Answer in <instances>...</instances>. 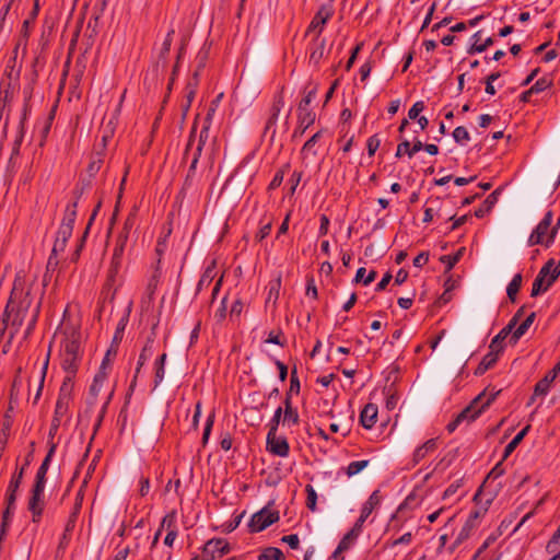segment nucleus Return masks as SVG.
Returning a JSON list of instances; mask_svg holds the SVG:
<instances>
[{
  "label": "nucleus",
  "mask_w": 560,
  "mask_h": 560,
  "mask_svg": "<svg viewBox=\"0 0 560 560\" xmlns=\"http://www.w3.org/2000/svg\"><path fill=\"white\" fill-rule=\"evenodd\" d=\"M261 555H267L268 560H284V555L281 549L277 547H268Z\"/></svg>",
  "instance_id": "64"
},
{
  "label": "nucleus",
  "mask_w": 560,
  "mask_h": 560,
  "mask_svg": "<svg viewBox=\"0 0 560 560\" xmlns=\"http://www.w3.org/2000/svg\"><path fill=\"white\" fill-rule=\"evenodd\" d=\"M73 374L66 375L59 389L58 400L71 401L74 387Z\"/></svg>",
  "instance_id": "29"
},
{
  "label": "nucleus",
  "mask_w": 560,
  "mask_h": 560,
  "mask_svg": "<svg viewBox=\"0 0 560 560\" xmlns=\"http://www.w3.org/2000/svg\"><path fill=\"white\" fill-rule=\"evenodd\" d=\"M476 528L475 525L471 524V522H465L464 526L462 527L460 532L458 533L456 539L454 542L448 547L450 552H454L455 549L462 545L465 540H467L471 532Z\"/></svg>",
  "instance_id": "33"
},
{
  "label": "nucleus",
  "mask_w": 560,
  "mask_h": 560,
  "mask_svg": "<svg viewBox=\"0 0 560 560\" xmlns=\"http://www.w3.org/2000/svg\"><path fill=\"white\" fill-rule=\"evenodd\" d=\"M501 188H497L493 190L488 197L483 200L478 209L475 210V217L478 219L483 218L487 213H489L493 207L497 205L499 200V196L501 195Z\"/></svg>",
  "instance_id": "19"
},
{
  "label": "nucleus",
  "mask_w": 560,
  "mask_h": 560,
  "mask_svg": "<svg viewBox=\"0 0 560 560\" xmlns=\"http://www.w3.org/2000/svg\"><path fill=\"white\" fill-rule=\"evenodd\" d=\"M555 266V259L550 258L547 262L541 267L537 277L535 278L530 296L536 298L541 293H545L555 282H550V273L551 269Z\"/></svg>",
  "instance_id": "6"
},
{
  "label": "nucleus",
  "mask_w": 560,
  "mask_h": 560,
  "mask_svg": "<svg viewBox=\"0 0 560 560\" xmlns=\"http://www.w3.org/2000/svg\"><path fill=\"white\" fill-rule=\"evenodd\" d=\"M553 213L551 210L545 213L542 220L538 223V225L534 229L532 234L529 235L528 243L529 245H545L544 236L547 234L548 230H550L552 223Z\"/></svg>",
  "instance_id": "10"
},
{
  "label": "nucleus",
  "mask_w": 560,
  "mask_h": 560,
  "mask_svg": "<svg viewBox=\"0 0 560 560\" xmlns=\"http://www.w3.org/2000/svg\"><path fill=\"white\" fill-rule=\"evenodd\" d=\"M300 390H301V383H300V380L298 376V369H296V366H293V369L291 370V375H290V388L285 393V397H289V400H291L292 395L293 394L299 395Z\"/></svg>",
  "instance_id": "46"
},
{
  "label": "nucleus",
  "mask_w": 560,
  "mask_h": 560,
  "mask_svg": "<svg viewBox=\"0 0 560 560\" xmlns=\"http://www.w3.org/2000/svg\"><path fill=\"white\" fill-rule=\"evenodd\" d=\"M56 448H57V444L56 443H50L48 452H47L44 460L42 462L39 468L37 469V472H36V476H35V481H34L35 486H44V487L46 486L47 471L49 469L51 459H52V457L55 455Z\"/></svg>",
  "instance_id": "13"
},
{
  "label": "nucleus",
  "mask_w": 560,
  "mask_h": 560,
  "mask_svg": "<svg viewBox=\"0 0 560 560\" xmlns=\"http://www.w3.org/2000/svg\"><path fill=\"white\" fill-rule=\"evenodd\" d=\"M62 353L65 354H72V355H80V338L79 335L75 332L71 334V337L67 338L65 342L62 343Z\"/></svg>",
  "instance_id": "34"
},
{
  "label": "nucleus",
  "mask_w": 560,
  "mask_h": 560,
  "mask_svg": "<svg viewBox=\"0 0 560 560\" xmlns=\"http://www.w3.org/2000/svg\"><path fill=\"white\" fill-rule=\"evenodd\" d=\"M306 506L312 512L316 511L317 493L312 485H306Z\"/></svg>",
  "instance_id": "55"
},
{
  "label": "nucleus",
  "mask_w": 560,
  "mask_h": 560,
  "mask_svg": "<svg viewBox=\"0 0 560 560\" xmlns=\"http://www.w3.org/2000/svg\"><path fill=\"white\" fill-rule=\"evenodd\" d=\"M175 34V31L174 30H171L167 34H166V37L162 44V47H161V50H160V58L161 59H164L166 60V57L171 50V46H172V42H173V36Z\"/></svg>",
  "instance_id": "57"
},
{
  "label": "nucleus",
  "mask_w": 560,
  "mask_h": 560,
  "mask_svg": "<svg viewBox=\"0 0 560 560\" xmlns=\"http://www.w3.org/2000/svg\"><path fill=\"white\" fill-rule=\"evenodd\" d=\"M465 253V247H460L454 255H443L440 257V261L445 265L444 273H448L454 266L460 260Z\"/></svg>",
  "instance_id": "40"
},
{
  "label": "nucleus",
  "mask_w": 560,
  "mask_h": 560,
  "mask_svg": "<svg viewBox=\"0 0 560 560\" xmlns=\"http://www.w3.org/2000/svg\"><path fill=\"white\" fill-rule=\"evenodd\" d=\"M512 325H506L503 327L497 336L493 337L489 348L491 350H495L499 353H502L504 350V340L509 337V335L513 334Z\"/></svg>",
  "instance_id": "25"
},
{
  "label": "nucleus",
  "mask_w": 560,
  "mask_h": 560,
  "mask_svg": "<svg viewBox=\"0 0 560 560\" xmlns=\"http://www.w3.org/2000/svg\"><path fill=\"white\" fill-rule=\"evenodd\" d=\"M494 43L492 37H488L483 43L478 44L475 42L467 50L469 55L483 52L488 47L492 46Z\"/></svg>",
  "instance_id": "56"
},
{
  "label": "nucleus",
  "mask_w": 560,
  "mask_h": 560,
  "mask_svg": "<svg viewBox=\"0 0 560 560\" xmlns=\"http://www.w3.org/2000/svg\"><path fill=\"white\" fill-rule=\"evenodd\" d=\"M88 235H89L88 231H84L83 234L81 235V237L79 238L75 249L72 253L71 258H70V260L72 262H77L80 259L81 252L83 250V248L85 246Z\"/></svg>",
  "instance_id": "58"
},
{
  "label": "nucleus",
  "mask_w": 560,
  "mask_h": 560,
  "mask_svg": "<svg viewBox=\"0 0 560 560\" xmlns=\"http://www.w3.org/2000/svg\"><path fill=\"white\" fill-rule=\"evenodd\" d=\"M153 353H148V352H144V348H142L141 352H140V355H139V359H138V363H137V368H136V371H135V375H133V378L129 385V388H128V393L126 395V402H125V406L129 402V398L131 397L133 390H135V387L137 385V378H138V375L142 369V366L144 365V363L147 362V360H149L151 358Z\"/></svg>",
  "instance_id": "23"
},
{
  "label": "nucleus",
  "mask_w": 560,
  "mask_h": 560,
  "mask_svg": "<svg viewBox=\"0 0 560 560\" xmlns=\"http://www.w3.org/2000/svg\"><path fill=\"white\" fill-rule=\"evenodd\" d=\"M381 503V495L380 491L375 490L372 492V494L369 497L368 501L363 504L361 510V515L354 523L353 527L345 535L348 537L351 541L357 539L359 534L361 533L362 526L366 518L371 515L373 510Z\"/></svg>",
  "instance_id": "4"
},
{
  "label": "nucleus",
  "mask_w": 560,
  "mask_h": 560,
  "mask_svg": "<svg viewBox=\"0 0 560 560\" xmlns=\"http://www.w3.org/2000/svg\"><path fill=\"white\" fill-rule=\"evenodd\" d=\"M196 168H197V164L190 163L187 175L185 177V180H184V184L182 187V190H180L182 194L185 192L187 189H189L192 186L194 178L196 175Z\"/></svg>",
  "instance_id": "60"
},
{
  "label": "nucleus",
  "mask_w": 560,
  "mask_h": 560,
  "mask_svg": "<svg viewBox=\"0 0 560 560\" xmlns=\"http://www.w3.org/2000/svg\"><path fill=\"white\" fill-rule=\"evenodd\" d=\"M283 404V423L288 422L298 424L300 422V416L298 409L293 408L292 400H289V397H285Z\"/></svg>",
  "instance_id": "35"
},
{
  "label": "nucleus",
  "mask_w": 560,
  "mask_h": 560,
  "mask_svg": "<svg viewBox=\"0 0 560 560\" xmlns=\"http://www.w3.org/2000/svg\"><path fill=\"white\" fill-rule=\"evenodd\" d=\"M522 275L516 273L506 288L508 298L512 303H515L516 301V295L522 287Z\"/></svg>",
  "instance_id": "44"
},
{
  "label": "nucleus",
  "mask_w": 560,
  "mask_h": 560,
  "mask_svg": "<svg viewBox=\"0 0 560 560\" xmlns=\"http://www.w3.org/2000/svg\"><path fill=\"white\" fill-rule=\"evenodd\" d=\"M283 90L284 88L282 86L281 90L275 94L271 107L269 109V116L276 118L279 117V114L284 105Z\"/></svg>",
  "instance_id": "45"
},
{
  "label": "nucleus",
  "mask_w": 560,
  "mask_h": 560,
  "mask_svg": "<svg viewBox=\"0 0 560 560\" xmlns=\"http://www.w3.org/2000/svg\"><path fill=\"white\" fill-rule=\"evenodd\" d=\"M501 389L495 390L494 388L491 389L489 393V397L478 409H472V406L465 407L457 416L456 418L463 423L464 421L471 422L476 420L481 412L488 408L495 398L500 395Z\"/></svg>",
  "instance_id": "8"
},
{
  "label": "nucleus",
  "mask_w": 560,
  "mask_h": 560,
  "mask_svg": "<svg viewBox=\"0 0 560 560\" xmlns=\"http://www.w3.org/2000/svg\"><path fill=\"white\" fill-rule=\"evenodd\" d=\"M137 214H138V208L135 206V207H132L131 211L129 212L127 219L125 220L122 230L119 232V234L117 236V237H125L124 242H127L129 238L130 231L136 223Z\"/></svg>",
  "instance_id": "37"
},
{
  "label": "nucleus",
  "mask_w": 560,
  "mask_h": 560,
  "mask_svg": "<svg viewBox=\"0 0 560 560\" xmlns=\"http://www.w3.org/2000/svg\"><path fill=\"white\" fill-rule=\"evenodd\" d=\"M25 130L23 128H18V132L15 136V139L13 141V147L11 151L10 162L20 155V149L24 139Z\"/></svg>",
  "instance_id": "53"
},
{
  "label": "nucleus",
  "mask_w": 560,
  "mask_h": 560,
  "mask_svg": "<svg viewBox=\"0 0 560 560\" xmlns=\"http://www.w3.org/2000/svg\"><path fill=\"white\" fill-rule=\"evenodd\" d=\"M536 318V313L532 312L524 320L518 325L517 328L513 329V334L510 338L511 345H516L517 341L521 339L522 336L526 334L530 325L534 323Z\"/></svg>",
  "instance_id": "26"
},
{
  "label": "nucleus",
  "mask_w": 560,
  "mask_h": 560,
  "mask_svg": "<svg viewBox=\"0 0 560 560\" xmlns=\"http://www.w3.org/2000/svg\"><path fill=\"white\" fill-rule=\"evenodd\" d=\"M352 542H353V541H351L348 537L343 536V537L341 538V540L339 541V544H338L337 548H336V549H335V551L332 552L331 558H334V559H338V558H340V559H341V558H342V557H341V553H342L343 551H347V550L350 548V546H351V544H352Z\"/></svg>",
  "instance_id": "61"
},
{
  "label": "nucleus",
  "mask_w": 560,
  "mask_h": 560,
  "mask_svg": "<svg viewBox=\"0 0 560 560\" xmlns=\"http://www.w3.org/2000/svg\"><path fill=\"white\" fill-rule=\"evenodd\" d=\"M313 45L314 47L310 54V62L318 65L325 55L326 39L322 38L319 40V36H316L315 39L313 40Z\"/></svg>",
  "instance_id": "32"
},
{
  "label": "nucleus",
  "mask_w": 560,
  "mask_h": 560,
  "mask_svg": "<svg viewBox=\"0 0 560 560\" xmlns=\"http://www.w3.org/2000/svg\"><path fill=\"white\" fill-rule=\"evenodd\" d=\"M256 171L253 155H247L241 161L222 189V194H224L230 202L236 201L243 196L246 188L250 185Z\"/></svg>",
  "instance_id": "2"
},
{
  "label": "nucleus",
  "mask_w": 560,
  "mask_h": 560,
  "mask_svg": "<svg viewBox=\"0 0 560 560\" xmlns=\"http://www.w3.org/2000/svg\"><path fill=\"white\" fill-rule=\"evenodd\" d=\"M15 502L16 500H13L12 503L10 502V499H9V492L5 493V509L2 513V521H1V524H0V542L3 541V539L5 538L7 536V533H8V529H9V526H10V521H11V515L13 513V510L15 508Z\"/></svg>",
  "instance_id": "20"
},
{
  "label": "nucleus",
  "mask_w": 560,
  "mask_h": 560,
  "mask_svg": "<svg viewBox=\"0 0 560 560\" xmlns=\"http://www.w3.org/2000/svg\"><path fill=\"white\" fill-rule=\"evenodd\" d=\"M161 529L163 528H166L167 532H177V527H176V512L175 511H172L170 513H167L162 522H161V526H160Z\"/></svg>",
  "instance_id": "51"
},
{
  "label": "nucleus",
  "mask_w": 560,
  "mask_h": 560,
  "mask_svg": "<svg viewBox=\"0 0 560 560\" xmlns=\"http://www.w3.org/2000/svg\"><path fill=\"white\" fill-rule=\"evenodd\" d=\"M107 377V371L104 368H100L98 372L94 376L93 383L89 388V394L86 397V404L93 406L96 401L97 395Z\"/></svg>",
  "instance_id": "15"
},
{
  "label": "nucleus",
  "mask_w": 560,
  "mask_h": 560,
  "mask_svg": "<svg viewBox=\"0 0 560 560\" xmlns=\"http://www.w3.org/2000/svg\"><path fill=\"white\" fill-rule=\"evenodd\" d=\"M501 353L495 350H491L488 352L479 363V365L475 370V375L480 376L485 374L489 369L493 368L499 359Z\"/></svg>",
  "instance_id": "22"
},
{
  "label": "nucleus",
  "mask_w": 560,
  "mask_h": 560,
  "mask_svg": "<svg viewBox=\"0 0 560 560\" xmlns=\"http://www.w3.org/2000/svg\"><path fill=\"white\" fill-rule=\"evenodd\" d=\"M163 425V417L155 412L150 413L145 417L144 423L140 430L141 433L150 434L153 436L159 427Z\"/></svg>",
  "instance_id": "21"
},
{
  "label": "nucleus",
  "mask_w": 560,
  "mask_h": 560,
  "mask_svg": "<svg viewBox=\"0 0 560 560\" xmlns=\"http://www.w3.org/2000/svg\"><path fill=\"white\" fill-rule=\"evenodd\" d=\"M34 452H35V442L32 441L30 443V452L25 456L24 465L13 474V476L9 482L7 492H9V499H10L11 503L13 500H16V493L22 483L25 467H27L32 463L33 457H34Z\"/></svg>",
  "instance_id": "7"
},
{
  "label": "nucleus",
  "mask_w": 560,
  "mask_h": 560,
  "mask_svg": "<svg viewBox=\"0 0 560 560\" xmlns=\"http://www.w3.org/2000/svg\"><path fill=\"white\" fill-rule=\"evenodd\" d=\"M366 270L364 267H361L357 270V273H355V277H354V282L355 283H359V282H363L364 285H369L370 283H372L375 278H376V271L375 270H371L368 276H366Z\"/></svg>",
  "instance_id": "48"
},
{
  "label": "nucleus",
  "mask_w": 560,
  "mask_h": 560,
  "mask_svg": "<svg viewBox=\"0 0 560 560\" xmlns=\"http://www.w3.org/2000/svg\"><path fill=\"white\" fill-rule=\"evenodd\" d=\"M166 360H167V354L162 353L154 362V377H153L154 388H156L165 378Z\"/></svg>",
  "instance_id": "30"
},
{
  "label": "nucleus",
  "mask_w": 560,
  "mask_h": 560,
  "mask_svg": "<svg viewBox=\"0 0 560 560\" xmlns=\"http://www.w3.org/2000/svg\"><path fill=\"white\" fill-rule=\"evenodd\" d=\"M560 373V362L557 363L544 378L538 381L535 385V393L538 395H547L550 384L557 378Z\"/></svg>",
  "instance_id": "17"
},
{
  "label": "nucleus",
  "mask_w": 560,
  "mask_h": 560,
  "mask_svg": "<svg viewBox=\"0 0 560 560\" xmlns=\"http://www.w3.org/2000/svg\"><path fill=\"white\" fill-rule=\"evenodd\" d=\"M281 288V277L279 276L277 279L271 280L268 284V296L266 300V303H269L270 301L273 302V304L277 303L279 299V292Z\"/></svg>",
  "instance_id": "47"
},
{
  "label": "nucleus",
  "mask_w": 560,
  "mask_h": 560,
  "mask_svg": "<svg viewBox=\"0 0 560 560\" xmlns=\"http://www.w3.org/2000/svg\"><path fill=\"white\" fill-rule=\"evenodd\" d=\"M529 430L530 425L527 424L511 440V442L504 448L502 460L508 459V457L515 451V448L520 445V443L523 441V439L526 436Z\"/></svg>",
  "instance_id": "31"
},
{
  "label": "nucleus",
  "mask_w": 560,
  "mask_h": 560,
  "mask_svg": "<svg viewBox=\"0 0 560 560\" xmlns=\"http://www.w3.org/2000/svg\"><path fill=\"white\" fill-rule=\"evenodd\" d=\"M215 260H212L211 264L205 269L197 283L196 294H199L203 288H207L211 284L215 277Z\"/></svg>",
  "instance_id": "27"
},
{
  "label": "nucleus",
  "mask_w": 560,
  "mask_h": 560,
  "mask_svg": "<svg viewBox=\"0 0 560 560\" xmlns=\"http://www.w3.org/2000/svg\"><path fill=\"white\" fill-rule=\"evenodd\" d=\"M369 463L370 462L368 459L351 462L348 465L346 472L349 477L354 476L362 471L364 468H366L369 466Z\"/></svg>",
  "instance_id": "54"
},
{
  "label": "nucleus",
  "mask_w": 560,
  "mask_h": 560,
  "mask_svg": "<svg viewBox=\"0 0 560 560\" xmlns=\"http://www.w3.org/2000/svg\"><path fill=\"white\" fill-rule=\"evenodd\" d=\"M385 253V247L383 243H380L377 246L370 244L365 247L364 254L366 257H382Z\"/></svg>",
  "instance_id": "62"
},
{
  "label": "nucleus",
  "mask_w": 560,
  "mask_h": 560,
  "mask_svg": "<svg viewBox=\"0 0 560 560\" xmlns=\"http://www.w3.org/2000/svg\"><path fill=\"white\" fill-rule=\"evenodd\" d=\"M273 504V501H270L266 506H264L258 512L254 513L249 523V532L250 533H259L265 530L267 527L277 523L280 520L279 511H271L270 506Z\"/></svg>",
  "instance_id": "3"
},
{
  "label": "nucleus",
  "mask_w": 560,
  "mask_h": 560,
  "mask_svg": "<svg viewBox=\"0 0 560 560\" xmlns=\"http://www.w3.org/2000/svg\"><path fill=\"white\" fill-rule=\"evenodd\" d=\"M267 450L273 455L287 457L290 453V445L285 438H278L277 433H273L271 440L269 433H267Z\"/></svg>",
  "instance_id": "14"
},
{
  "label": "nucleus",
  "mask_w": 560,
  "mask_h": 560,
  "mask_svg": "<svg viewBox=\"0 0 560 560\" xmlns=\"http://www.w3.org/2000/svg\"><path fill=\"white\" fill-rule=\"evenodd\" d=\"M129 315H130V307L127 310L126 314L118 322L113 340H112V345L119 347V343L121 342V340L124 338V331L129 322Z\"/></svg>",
  "instance_id": "39"
},
{
  "label": "nucleus",
  "mask_w": 560,
  "mask_h": 560,
  "mask_svg": "<svg viewBox=\"0 0 560 560\" xmlns=\"http://www.w3.org/2000/svg\"><path fill=\"white\" fill-rule=\"evenodd\" d=\"M103 163H104V154L102 152H96L92 156V160L86 167V172H88V175L90 178H93L100 172Z\"/></svg>",
  "instance_id": "43"
},
{
  "label": "nucleus",
  "mask_w": 560,
  "mask_h": 560,
  "mask_svg": "<svg viewBox=\"0 0 560 560\" xmlns=\"http://www.w3.org/2000/svg\"><path fill=\"white\" fill-rule=\"evenodd\" d=\"M316 114L308 106L299 104L298 106V122L299 126L294 135H303L315 122Z\"/></svg>",
  "instance_id": "12"
},
{
  "label": "nucleus",
  "mask_w": 560,
  "mask_h": 560,
  "mask_svg": "<svg viewBox=\"0 0 560 560\" xmlns=\"http://www.w3.org/2000/svg\"><path fill=\"white\" fill-rule=\"evenodd\" d=\"M81 357L80 355H70L61 353V366L67 375L73 374L75 376Z\"/></svg>",
  "instance_id": "28"
},
{
  "label": "nucleus",
  "mask_w": 560,
  "mask_h": 560,
  "mask_svg": "<svg viewBox=\"0 0 560 560\" xmlns=\"http://www.w3.org/2000/svg\"><path fill=\"white\" fill-rule=\"evenodd\" d=\"M552 86V80L548 79L546 77H542L538 79L528 90L524 91L520 95V101L522 103H528L530 102V96L533 94H538L540 92H544L545 90Z\"/></svg>",
  "instance_id": "16"
},
{
  "label": "nucleus",
  "mask_w": 560,
  "mask_h": 560,
  "mask_svg": "<svg viewBox=\"0 0 560 560\" xmlns=\"http://www.w3.org/2000/svg\"><path fill=\"white\" fill-rule=\"evenodd\" d=\"M438 448L435 439H430L424 442L421 446L417 447L413 452L412 460L413 464H419L429 453L434 452Z\"/></svg>",
  "instance_id": "24"
},
{
  "label": "nucleus",
  "mask_w": 560,
  "mask_h": 560,
  "mask_svg": "<svg viewBox=\"0 0 560 560\" xmlns=\"http://www.w3.org/2000/svg\"><path fill=\"white\" fill-rule=\"evenodd\" d=\"M453 138L457 143H464L469 140V132L463 126L456 127L453 131Z\"/></svg>",
  "instance_id": "63"
},
{
  "label": "nucleus",
  "mask_w": 560,
  "mask_h": 560,
  "mask_svg": "<svg viewBox=\"0 0 560 560\" xmlns=\"http://www.w3.org/2000/svg\"><path fill=\"white\" fill-rule=\"evenodd\" d=\"M25 278L21 273H16L10 296L5 304L2 315L10 322V331L8 340L3 346V353H7L14 336L19 332L28 313L33 310L32 287L25 289Z\"/></svg>",
  "instance_id": "1"
},
{
  "label": "nucleus",
  "mask_w": 560,
  "mask_h": 560,
  "mask_svg": "<svg viewBox=\"0 0 560 560\" xmlns=\"http://www.w3.org/2000/svg\"><path fill=\"white\" fill-rule=\"evenodd\" d=\"M384 390L386 392V408L388 410L395 409L399 400L398 393L394 389L393 385H390L389 387H385Z\"/></svg>",
  "instance_id": "50"
},
{
  "label": "nucleus",
  "mask_w": 560,
  "mask_h": 560,
  "mask_svg": "<svg viewBox=\"0 0 560 560\" xmlns=\"http://www.w3.org/2000/svg\"><path fill=\"white\" fill-rule=\"evenodd\" d=\"M77 220V202H70L67 205L61 225L68 226L73 230L74 222Z\"/></svg>",
  "instance_id": "41"
},
{
  "label": "nucleus",
  "mask_w": 560,
  "mask_h": 560,
  "mask_svg": "<svg viewBox=\"0 0 560 560\" xmlns=\"http://www.w3.org/2000/svg\"><path fill=\"white\" fill-rule=\"evenodd\" d=\"M213 113H214L213 108L208 109L202 128L199 132V139H198V143H197L198 145L203 147L209 139V131H210L211 119H212Z\"/></svg>",
  "instance_id": "42"
},
{
  "label": "nucleus",
  "mask_w": 560,
  "mask_h": 560,
  "mask_svg": "<svg viewBox=\"0 0 560 560\" xmlns=\"http://www.w3.org/2000/svg\"><path fill=\"white\" fill-rule=\"evenodd\" d=\"M209 549L218 551L220 556H224L231 552L232 548L230 544L223 538H211L206 542Z\"/></svg>",
  "instance_id": "38"
},
{
  "label": "nucleus",
  "mask_w": 560,
  "mask_h": 560,
  "mask_svg": "<svg viewBox=\"0 0 560 560\" xmlns=\"http://www.w3.org/2000/svg\"><path fill=\"white\" fill-rule=\"evenodd\" d=\"M40 306H42V298L38 300V302L34 305V307L32 310V314L30 316L26 329L24 331V336H23L24 340L28 339V337L33 334V331L36 327V324H37V320L39 317V313H40Z\"/></svg>",
  "instance_id": "36"
},
{
  "label": "nucleus",
  "mask_w": 560,
  "mask_h": 560,
  "mask_svg": "<svg viewBox=\"0 0 560 560\" xmlns=\"http://www.w3.org/2000/svg\"><path fill=\"white\" fill-rule=\"evenodd\" d=\"M39 13V0H34L33 9L30 13V16L23 22L22 33L25 37L28 36V27L33 24Z\"/></svg>",
  "instance_id": "49"
},
{
  "label": "nucleus",
  "mask_w": 560,
  "mask_h": 560,
  "mask_svg": "<svg viewBox=\"0 0 560 560\" xmlns=\"http://www.w3.org/2000/svg\"><path fill=\"white\" fill-rule=\"evenodd\" d=\"M45 487L33 485L27 502V510L32 514V522L39 523L45 509Z\"/></svg>",
  "instance_id": "5"
},
{
  "label": "nucleus",
  "mask_w": 560,
  "mask_h": 560,
  "mask_svg": "<svg viewBox=\"0 0 560 560\" xmlns=\"http://www.w3.org/2000/svg\"><path fill=\"white\" fill-rule=\"evenodd\" d=\"M377 421V406L366 404L360 412V423L364 429H372Z\"/></svg>",
  "instance_id": "18"
},
{
  "label": "nucleus",
  "mask_w": 560,
  "mask_h": 560,
  "mask_svg": "<svg viewBox=\"0 0 560 560\" xmlns=\"http://www.w3.org/2000/svg\"><path fill=\"white\" fill-rule=\"evenodd\" d=\"M7 78H2L0 81V119L5 110V107L13 100V93L15 85L12 83V72H5Z\"/></svg>",
  "instance_id": "11"
},
{
  "label": "nucleus",
  "mask_w": 560,
  "mask_h": 560,
  "mask_svg": "<svg viewBox=\"0 0 560 560\" xmlns=\"http://www.w3.org/2000/svg\"><path fill=\"white\" fill-rule=\"evenodd\" d=\"M334 9L331 5H325L323 4L318 11L315 13L314 18L312 19L307 30L306 35L311 32H316V36H319L324 30V26L328 22V20L332 16Z\"/></svg>",
  "instance_id": "9"
},
{
  "label": "nucleus",
  "mask_w": 560,
  "mask_h": 560,
  "mask_svg": "<svg viewBox=\"0 0 560 560\" xmlns=\"http://www.w3.org/2000/svg\"><path fill=\"white\" fill-rule=\"evenodd\" d=\"M226 302H228V296L225 295L221 300L220 306L214 312L213 317H214L217 324H222L226 318V311H228Z\"/></svg>",
  "instance_id": "59"
},
{
  "label": "nucleus",
  "mask_w": 560,
  "mask_h": 560,
  "mask_svg": "<svg viewBox=\"0 0 560 560\" xmlns=\"http://www.w3.org/2000/svg\"><path fill=\"white\" fill-rule=\"evenodd\" d=\"M282 415H283L282 407H278L275 411L273 417L271 418V420L269 422L268 433H269V436L271 440L273 439V433H277V431H278Z\"/></svg>",
  "instance_id": "52"
}]
</instances>
